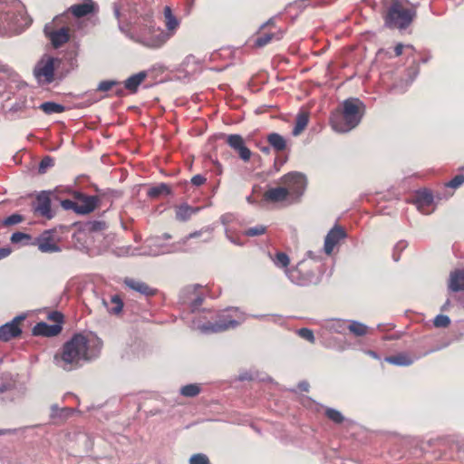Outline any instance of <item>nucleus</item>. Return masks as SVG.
Listing matches in <instances>:
<instances>
[{
	"instance_id": "nucleus-1",
	"label": "nucleus",
	"mask_w": 464,
	"mask_h": 464,
	"mask_svg": "<svg viewBox=\"0 0 464 464\" xmlns=\"http://www.w3.org/2000/svg\"><path fill=\"white\" fill-rule=\"evenodd\" d=\"M140 5L141 0L114 3L113 13L119 28L133 42L150 49H159L166 44L163 29L156 26L151 10Z\"/></svg>"
},
{
	"instance_id": "nucleus-2",
	"label": "nucleus",
	"mask_w": 464,
	"mask_h": 464,
	"mask_svg": "<svg viewBox=\"0 0 464 464\" xmlns=\"http://www.w3.org/2000/svg\"><path fill=\"white\" fill-rule=\"evenodd\" d=\"M102 348V341L95 334H76L63 344L62 353L54 356V362L63 370L72 371L82 362L98 358Z\"/></svg>"
},
{
	"instance_id": "nucleus-3",
	"label": "nucleus",
	"mask_w": 464,
	"mask_h": 464,
	"mask_svg": "<svg viewBox=\"0 0 464 464\" xmlns=\"http://www.w3.org/2000/svg\"><path fill=\"white\" fill-rule=\"evenodd\" d=\"M363 104L358 99H347L343 102L342 111H336L330 118L333 129L337 132H348L361 121Z\"/></svg>"
},
{
	"instance_id": "nucleus-4",
	"label": "nucleus",
	"mask_w": 464,
	"mask_h": 464,
	"mask_svg": "<svg viewBox=\"0 0 464 464\" xmlns=\"http://www.w3.org/2000/svg\"><path fill=\"white\" fill-rule=\"evenodd\" d=\"M232 324V315L229 309L218 314L203 313L192 321V328L204 334H218L227 330Z\"/></svg>"
},
{
	"instance_id": "nucleus-5",
	"label": "nucleus",
	"mask_w": 464,
	"mask_h": 464,
	"mask_svg": "<svg viewBox=\"0 0 464 464\" xmlns=\"http://www.w3.org/2000/svg\"><path fill=\"white\" fill-rule=\"evenodd\" d=\"M415 11L408 8L402 0H392L384 15L385 25L390 28L405 29L415 17Z\"/></svg>"
},
{
	"instance_id": "nucleus-6",
	"label": "nucleus",
	"mask_w": 464,
	"mask_h": 464,
	"mask_svg": "<svg viewBox=\"0 0 464 464\" xmlns=\"http://www.w3.org/2000/svg\"><path fill=\"white\" fill-rule=\"evenodd\" d=\"M200 236H204L203 241L207 242L211 238V230L205 229L202 231H197L189 234L187 237H185L181 242H179L178 245H173L171 246H161L160 244V238H150L147 240L148 246L150 248V255L158 256L161 254L171 253L179 250H185L181 245H185V243L195 237H198Z\"/></svg>"
},
{
	"instance_id": "nucleus-7",
	"label": "nucleus",
	"mask_w": 464,
	"mask_h": 464,
	"mask_svg": "<svg viewBox=\"0 0 464 464\" xmlns=\"http://www.w3.org/2000/svg\"><path fill=\"white\" fill-rule=\"evenodd\" d=\"M61 61L50 55H44L34 69V75L40 84H49L53 81L54 70Z\"/></svg>"
},
{
	"instance_id": "nucleus-8",
	"label": "nucleus",
	"mask_w": 464,
	"mask_h": 464,
	"mask_svg": "<svg viewBox=\"0 0 464 464\" xmlns=\"http://www.w3.org/2000/svg\"><path fill=\"white\" fill-rule=\"evenodd\" d=\"M64 15L56 16L51 23L44 26V34L54 48H58L70 39L68 27L58 25L63 23Z\"/></svg>"
},
{
	"instance_id": "nucleus-9",
	"label": "nucleus",
	"mask_w": 464,
	"mask_h": 464,
	"mask_svg": "<svg viewBox=\"0 0 464 464\" xmlns=\"http://www.w3.org/2000/svg\"><path fill=\"white\" fill-rule=\"evenodd\" d=\"M280 182L289 191V197L298 198L306 188L305 176L299 172H290L281 178Z\"/></svg>"
},
{
	"instance_id": "nucleus-10",
	"label": "nucleus",
	"mask_w": 464,
	"mask_h": 464,
	"mask_svg": "<svg viewBox=\"0 0 464 464\" xmlns=\"http://www.w3.org/2000/svg\"><path fill=\"white\" fill-rule=\"evenodd\" d=\"M286 275L294 284L298 285H307L311 284L315 277L314 274L305 269L303 264H298L295 268L286 269Z\"/></svg>"
},
{
	"instance_id": "nucleus-11",
	"label": "nucleus",
	"mask_w": 464,
	"mask_h": 464,
	"mask_svg": "<svg viewBox=\"0 0 464 464\" xmlns=\"http://www.w3.org/2000/svg\"><path fill=\"white\" fill-rule=\"evenodd\" d=\"M346 233L343 227L339 226L334 227L326 235L324 238V250L327 255H331L334 248L339 242L345 238Z\"/></svg>"
},
{
	"instance_id": "nucleus-12",
	"label": "nucleus",
	"mask_w": 464,
	"mask_h": 464,
	"mask_svg": "<svg viewBox=\"0 0 464 464\" xmlns=\"http://www.w3.org/2000/svg\"><path fill=\"white\" fill-rule=\"evenodd\" d=\"M166 30H163L166 43L176 34L179 20L173 14L171 8L166 5L163 10Z\"/></svg>"
},
{
	"instance_id": "nucleus-13",
	"label": "nucleus",
	"mask_w": 464,
	"mask_h": 464,
	"mask_svg": "<svg viewBox=\"0 0 464 464\" xmlns=\"http://www.w3.org/2000/svg\"><path fill=\"white\" fill-rule=\"evenodd\" d=\"M34 210L48 219L53 218V215L51 209V198L49 192L43 191L37 196L36 202L34 205Z\"/></svg>"
},
{
	"instance_id": "nucleus-14",
	"label": "nucleus",
	"mask_w": 464,
	"mask_h": 464,
	"mask_svg": "<svg viewBox=\"0 0 464 464\" xmlns=\"http://www.w3.org/2000/svg\"><path fill=\"white\" fill-rule=\"evenodd\" d=\"M24 318V316H17L14 318L11 322L2 325L0 327V340L8 341L14 337L20 335L22 331L19 327V323Z\"/></svg>"
},
{
	"instance_id": "nucleus-15",
	"label": "nucleus",
	"mask_w": 464,
	"mask_h": 464,
	"mask_svg": "<svg viewBox=\"0 0 464 464\" xmlns=\"http://www.w3.org/2000/svg\"><path fill=\"white\" fill-rule=\"evenodd\" d=\"M96 9V5L92 0H83L82 3L76 4L72 5L69 8V11L75 16V17H82L87 14H90L93 13Z\"/></svg>"
},
{
	"instance_id": "nucleus-16",
	"label": "nucleus",
	"mask_w": 464,
	"mask_h": 464,
	"mask_svg": "<svg viewBox=\"0 0 464 464\" xmlns=\"http://www.w3.org/2000/svg\"><path fill=\"white\" fill-rule=\"evenodd\" d=\"M289 197V191L284 187L267 189L264 194V199L269 202H283Z\"/></svg>"
},
{
	"instance_id": "nucleus-17",
	"label": "nucleus",
	"mask_w": 464,
	"mask_h": 464,
	"mask_svg": "<svg viewBox=\"0 0 464 464\" xmlns=\"http://www.w3.org/2000/svg\"><path fill=\"white\" fill-rule=\"evenodd\" d=\"M62 330L59 324L49 325L46 323H39L34 327V334L35 335L43 336H55Z\"/></svg>"
},
{
	"instance_id": "nucleus-18",
	"label": "nucleus",
	"mask_w": 464,
	"mask_h": 464,
	"mask_svg": "<svg viewBox=\"0 0 464 464\" xmlns=\"http://www.w3.org/2000/svg\"><path fill=\"white\" fill-rule=\"evenodd\" d=\"M449 288L453 292L464 290V270H456L450 274Z\"/></svg>"
},
{
	"instance_id": "nucleus-19",
	"label": "nucleus",
	"mask_w": 464,
	"mask_h": 464,
	"mask_svg": "<svg viewBox=\"0 0 464 464\" xmlns=\"http://www.w3.org/2000/svg\"><path fill=\"white\" fill-rule=\"evenodd\" d=\"M38 249L43 253L59 252L60 247L49 236H44L37 240Z\"/></svg>"
},
{
	"instance_id": "nucleus-20",
	"label": "nucleus",
	"mask_w": 464,
	"mask_h": 464,
	"mask_svg": "<svg viewBox=\"0 0 464 464\" xmlns=\"http://www.w3.org/2000/svg\"><path fill=\"white\" fill-rule=\"evenodd\" d=\"M234 150L238 152L239 157L244 161L250 160L252 155L250 150L245 146L242 137L236 134H234Z\"/></svg>"
},
{
	"instance_id": "nucleus-21",
	"label": "nucleus",
	"mask_w": 464,
	"mask_h": 464,
	"mask_svg": "<svg viewBox=\"0 0 464 464\" xmlns=\"http://www.w3.org/2000/svg\"><path fill=\"white\" fill-rule=\"evenodd\" d=\"M125 283L130 288L147 296L153 295L155 294V290L143 282L127 279Z\"/></svg>"
},
{
	"instance_id": "nucleus-22",
	"label": "nucleus",
	"mask_w": 464,
	"mask_h": 464,
	"mask_svg": "<svg viewBox=\"0 0 464 464\" xmlns=\"http://www.w3.org/2000/svg\"><path fill=\"white\" fill-rule=\"evenodd\" d=\"M349 322L341 319H331L325 323V329L337 334H344L348 330Z\"/></svg>"
},
{
	"instance_id": "nucleus-23",
	"label": "nucleus",
	"mask_w": 464,
	"mask_h": 464,
	"mask_svg": "<svg viewBox=\"0 0 464 464\" xmlns=\"http://www.w3.org/2000/svg\"><path fill=\"white\" fill-rule=\"evenodd\" d=\"M198 210L199 208H193L188 204H182L176 208V218L180 221H186Z\"/></svg>"
},
{
	"instance_id": "nucleus-24",
	"label": "nucleus",
	"mask_w": 464,
	"mask_h": 464,
	"mask_svg": "<svg viewBox=\"0 0 464 464\" xmlns=\"http://www.w3.org/2000/svg\"><path fill=\"white\" fill-rule=\"evenodd\" d=\"M146 76L147 73L145 72H140L129 77L124 82L125 88L130 92H136L139 85L145 80Z\"/></svg>"
},
{
	"instance_id": "nucleus-25",
	"label": "nucleus",
	"mask_w": 464,
	"mask_h": 464,
	"mask_svg": "<svg viewBox=\"0 0 464 464\" xmlns=\"http://www.w3.org/2000/svg\"><path fill=\"white\" fill-rule=\"evenodd\" d=\"M309 121V116L307 112H300L296 116L295 125L293 129V135H299L307 126Z\"/></svg>"
},
{
	"instance_id": "nucleus-26",
	"label": "nucleus",
	"mask_w": 464,
	"mask_h": 464,
	"mask_svg": "<svg viewBox=\"0 0 464 464\" xmlns=\"http://www.w3.org/2000/svg\"><path fill=\"white\" fill-rule=\"evenodd\" d=\"M267 141L269 144L278 151L285 150L286 141L283 136L278 133L273 132L267 136Z\"/></svg>"
},
{
	"instance_id": "nucleus-27",
	"label": "nucleus",
	"mask_w": 464,
	"mask_h": 464,
	"mask_svg": "<svg viewBox=\"0 0 464 464\" xmlns=\"http://www.w3.org/2000/svg\"><path fill=\"white\" fill-rule=\"evenodd\" d=\"M282 36H283L282 32H278L276 34V33H265L264 34L256 37V39L255 40V43H254V46L263 47V46L266 45L268 43H270L272 39L276 38L278 40V39H281Z\"/></svg>"
},
{
	"instance_id": "nucleus-28",
	"label": "nucleus",
	"mask_w": 464,
	"mask_h": 464,
	"mask_svg": "<svg viewBox=\"0 0 464 464\" xmlns=\"http://www.w3.org/2000/svg\"><path fill=\"white\" fill-rule=\"evenodd\" d=\"M385 361L392 364L400 366H408L413 362V360L405 353L387 357L385 358Z\"/></svg>"
},
{
	"instance_id": "nucleus-29",
	"label": "nucleus",
	"mask_w": 464,
	"mask_h": 464,
	"mask_svg": "<svg viewBox=\"0 0 464 464\" xmlns=\"http://www.w3.org/2000/svg\"><path fill=\"white\" fill-rule=\"evenodd\" d=\"M170 193L169 187L165 183H160L157 186L151 187L148 189L147 195L150 198H156L162 195H169Z\"/></svg>"
},
{
	"instance_id": "nucleus-30",
	"label": "nucleus",
	"mask_w": 464,
	"mask_h": 464,
	"mask_svg": "<svg viewBox=\"0 0 464 464\" xmlns=\"http://www.w3.org/2000/svg\"><path fill=\"white\" fill-rule=\"evenodd\" d=\"M40 109L46 114L61 113L65 110L63 105L53 102L42 103Z\"/></svg>"
},
{
	"instance_id": "nucleus-31",
	"label": "nucleus",
	"mask_w": 464,
	"mask_h": 464,
	"mask_svg": "<svg viewBox=\"0 0 464 464\" xmlns=\"http://www.w3.org/2000/svg\"><path fill=\"white\" fill-rule=\"evenodd\" d=\"M97 204V198L95 197H86L83 199V205L76 208L78 213L87 214L92 212Z\"/></svg>"
},
{
	"instance_id": "nucleus-32",
	"label": "nucleus",
	"mask_w": 464,
	"mask_h": 464,
	"mask_svg": "<svg viewBox=\"0 0 464 464\" xmlns=\"http://www.w3.org/2000/svg\"><path fill=\"white\" fill-rule=\"evenodd\" d=\"M14 385L13 376L8 372H0V393L12 389Z\"/></svg>"
},
{
	"instance_id": "nucleus-33",
	"label": "nucleus",
	"mask_w": 464,
	"mask_h": 464,
	"mask_svg": "<svg viewBox=\"0 0 464 464\" xmlns=\"http://www.w3.org/2000/svg\"><path fill=\"white\" fill-rule=\"evenodd\" d=\"M348 330L355 336H363L367 334L368 327L357 321H350Z\"/></svg>"
},
{
	"instance_id": "nucleus-34",
	"label": "nucleus",
	"mask_w": 464,
	"mask_h": 464,
	"mask_svg": "<svg viewBox=\"0 0 464 464\" xmlns=\"http://www.w3.org/2000/svg\"><path fill=\"white\" fill-rule=\"evenodd\" d=\"M272 261L275 266L281 268H287L290 259L289 256L283 252H277L274 257H272Z\"/></svg>"
},
{
	"instance_id": "nucleus-35",
	"label": "nucleus",
	"mask_w": 464,
	"mask_h": 464,
	"mask_svg": "<svg viewBox=\"0 0 464 464\" xmlns=\"http://www.w3.org/2000/svg\"><path fill=\"white\" fill-rule=\"evenodd\" d=\"M200 386L197 383H191L181 387L180 393L185 397H195L200 392Z\"/></svg>"
},
{
	"instance_id": "nucleus-36",
	"label": "nucleus",
	"mask_w": 464,
	"mask_h": 464,
	"mask_svg": "<svg viewBox=\"0 0 464 464\" xmlns=\"http://www.w3.org/2000/svg\"><path fill=\"white\" fill-rule=\"evenodd\" d=\"M31 236L23 232H15L11 237V242L13 244H21L23 246L30 245Z\"/></svg>"
},
{
	"instance_id": "nucleus-37",
	"label": "nucleus",
	"mask_w": 464,
	"mask_h": 464,
	"mask_svg": "<svg viewBox=\"0 0 464 464\" xmlns=\"http://www.w3.org/2000/svg\"><path fill=\"white\" fill-rule=\"evenodd\" d=\"M433 201V197L430 192L421 193L417 199V205L419 208H421L424 206H430Z\"/></svg>"
},
{
	"instance_id": "nucleus-38",
	"label": "nucleus",
	"mask_w": 464,
	"mask_h": 464,
	"mask_svg": "<svg viewBox=\"0 0 464 464\" xmlns=\"http://www.w3.org/2000/svg\"><path fill=\"white\" fill-rule=\"evenodd\" d=\"M266 232V227L264 225H257L256 227L247 228L244 231V235L246 237H256L263 235Z\"/></svg>"
},
{
	"instance_id": "nucleus-39",
	"label": "nucleus",
	"mask_w": 464,
	"mask_h": 464,
	"mask_svg": "<svg viewBox=\"0 0 464 464\" xmlns=\"http://www.w3.org/2000/svg\"><path fill=\"white\" fill-rule=\"evenodd\" d=\"M189 464H209V459L206 454L198 453L189 458Z\"/></svg>"
},
{
	"instance_id": "nucleus-40",
	"label": "nucleus",
	"mask_w": 464,
	"mask_h": 464,
	"mask_svg": "<svg viewBox=\"0 0 464 464\" xmlns=\"http://www.w3.org/2000/svg\"><path fill=\"white\" fill-rule=\"evenodd\" d=\"M326 416L335 423H341L343 420V416L337 410L328 408L325 411Z\"/></svg>"
},
{
	"instance_id": "nucleus-41",
	"label": "nucleus",
	"mask_w": 464,
	"mask_h": 464,
	"mask_svg": "<svg viewBox=\"0 0 464 464\" xmlns=\"http://www.w3.org/2000/svg\"><path fill=\"white\" fill-rule=\"evenodd\" d=\"M450 324V319L447 315L439 314L433 320V324L438 328H445L448 327Z\"/></svg>"
},
{
	"instance_id": "nucleus-42",
	"label": "nucleus",
	"mask_w": 464,
	"mask_h": 464,
	"mask_svg": "<svg viewBox=\"0 0 464 464\" xmlns=\"http://www.w3.org/2000/svg\"><path fill=\"white\" fill-rule=\"evenodd\" d=\"M111 302L114 304L112 307H108V310L118 314L121 311L123 304L121 300V298L118 295H112L111 296Z\"/></svg>"
},
{
	"instance_id": "nucleus-43",
	"label": "nucleus",
	"mask_w": 464,
	"mask_h": 464,
	"mask_svg": "<svg viewBox=\"0 0 464 464\" xmlns=\"http://www.w3.org/2000/svg\"><path fill=\"white\" fill-rule=\"evenodd\" d=\"M297 333L300 337L307 340L311 343H314L315 342V338L312 330L308 328H301L298 330Z\"/></svg>"
},
{
	"instance_id": "nucleus-44",
	"label": "nucleus",
	"mask_w": 464,
	"mask_h": 464,
	"mask_svg": "<svg viewBox=\"0 0 464 464\" xmlns=\"http://www.w3.org/2000/svg\"><path fill=\"white\" fill-rule=\"evenodd\" d=\"M53 165V160L50 157L44 158L39 164V172L44 173L46 169Z\"/></svg>"
},
{
	"instance_id": "nucleus-45",
	"label": "nucleus",
	"mask_w": 464,
	"mask_h": 464,
	"mask_svg": "<svg viewBox=\"0 0 464 464\" xmlns=\"http://www.w3.org/2000/svg\"><path fill=\"white\" fill-rule=\"evenodd\" d=\"M22 221H23V217L21 215H19V214H13V215L7 217L4 220V225L11 226V225L18 224V223H20Z\"/></svg>"
},
{
	"instance_id": "nucleus-46",
	"label": "nucleus",
	"mask_w": 464,
	"mask_h": 464,
	"mask_svg": "<svg viewBox=\"0 0 464 464\" xmlns=\"http://www.w3.org/2000/svg\"><path fill=\"white\" fill-rule=\"evenodd\" d=\"M464 183V175H457L447 183V187L457 188Z\"/></svg>"
},
{
	"instance_id": "nucleus-47",
	"label": "nucleus",
	"mask_w": 464,
	"mask_h": 464,
	"mask_svg": "<svg viewBox=\"0 0 464 464\" xmlns=\"http://www.w3.org/2000/svg\"><path fill=\"white\" fill-rule=\"evenodd\" d=\"M70 410L68 408L59 409L57 405H53L51 407V417L60 418L63 416V413L68 412Z\"/></svg>"
},
{
	"instance_id": "nucleus-48",
	"label": "nucleus",
	"mask_w": 464,
	"mask_h": 464,
	"mask_svg": "<svg viewBox=\"0 0 464 464\" xmlns=\"http://www.w3.org/2000/svg\"><path fill=\"white\" fill-rule=\"evenodd\" d=\"M404 49H407L410 51V53L411 54L414 51L413 47L411 45H403L402 44H398L395 48H394V52H395V55L396 56H400L403 53V50Z\"/></svg>"
},
{
	"instance_id": "nucleus-49",
	"label": "nucleus",
	"mask_w": 464,
	"mask_h": 464,
	"mask_svg": "<svg viewBox=\"0 0 464 464\" xmlns=\"http://www.w3.org/2000/svg\"><path fill=\"white\" fill-rule=\"evenodd\" d=\"M246 319V314L240 312L237 308H234V326L237 324H240Z\"/></svg>"
},
{
	"instance_id": "nucleus-50",
	"label": "nucleus",
	"mask_w": 464,
	"mask_h": 464,
	"mask_svg": "<svg viewBox=\"0 0 464 464\" xmlns=\"http://www.w3.org/2000/svg\"><path fill=\"white\" fill-rule=\"evenodd\" d=\"M116 84V82L114 81H103L100 82L98 86V90L102 92H107L112 88Z\"/></svg>"
},
{
	"instance_id": "nucleus-51",
	"label": "nucleus",
	"mask_w": 464,
	"mask_h": 464,
	"mask_svg": "<svg viewBox=\"0 0 464 464\" xmlns=\"http://www.w3.org/2000/svg\"><path fill=\"white\" fill-rule=\"evenodd\" d=\"M206 182V178L203 177L202 175H195L192 179H191V183L194 185V186H201L202 184H204Z\"/></svg>"
},
{
	"instance_id": "nucleus-52",
	"label": "nucleus",
	"mask_w": 464,
	"mask_h": 464,
	"mask_svg": "<svg viewBox=\"0 0 464 464\" xmlns=\"http://www.w3.org/2000/svg\"><path fill=\"white\" fill-rule=\"evenodd\" d=\"M49 318L55 322L57 324L63 322V314L58 312H53L49 315Z\"/></svg>"
},
{
	"instance_id": "nucleus-53",
	"label": "nucleus",
	"mask_w": 464,
	"mask_h": 464,
	"mask_svg": "<svg viewBox=\"0 0 464 464\" xmlns=\"http://www.w3.org/2000/svg\"><path fill=\"white\" fill-rule=\"evenodd\" d=\"M62 206L65 208V209H75L78 208L79 207H76L75 206V203L70 199H65V200H63L62 201Z\"/></svg>"
},
{
	"instance_id": "nucleus-54",
	"label": "nucleus",
	"mask_w": 464,
	"mask_h": 464,
	"mask_svg": "<svg viewBox=\"0 0 464 464\" xmlns=\"http://www.w3.org/2000/svg\"><path fill=\"white\" fill-rule=\"evenodd\" d=\"M221 220H222V223L225 225V226H227V224L229 223L230 221V216L229 215H224L222 218H221ZM226 234H227V238H231V236H230V231L229 229L227 228V227H226Z\"/></svg>"
},
{
	"instance_id": "nucleus-55",
	"label": "nucleus",
	"mask_w": 464,
	"mask_h": 464,
	"mask_svg": "<svg viewBox=\"0 0 464 464\" xmlns=\"http://www.w3.org/2000/svg\"><path fill=\"white\" fill-rule=\"evenodd\" d=\"M11 253V250L8 247L0 248V260L8 256Z\"/></svg>"
},
{
	"instance_id": "nucleus-56",
	"label": "nucleus",
	"mask_w": 464,
	"mask_h": 464,
	"mask_svg": "<svg viewBox=\"0 0 464 464\" xmlns=\"http://www.w3.org/2000/svg\"><path fill=\"white\" fill-rule=\"evenodd\" d=\"M298 388L301 391L307 392L309 390V383L305 381L300 382L298 383Z\"/></svg>"
},
{
	"instance_id": "nucleus-57",
	"label": "nucleus",
	"mask_w": 464,
	"mask_h": 464,
	"mask_svg": "<svg viewBox=\"0 0 464 464\" xmlns=\"http://www.w3.org/2000/svg\"><path fill=\"white\" fill-rule=\"evenodd\" d=\"M21 19L23 20V23H19L18 21L15 22V25L17 27H21L23 25H28L29 24V23L27 22V18L24 14H21Z\"/></svg>"
},
{
	"instance_id": "nucleus-58",
	"label": "nucleus",
	"mask_w": 464,
	"mask_h": 464,
	"mask_svg": "<svg viewBox=\"0 0 464 464\" xmlns=\"http://www.w3.org/2000/svg\"><path fill=\"white\" fill-rule=\"evenodd\" d=\"M238 379L240 381H245V380H250L251 379V375L249 373H245V374H241L239 375Z\"/></svg>"
},
{
	"instance_id": "nucleus-59",
	"label": "nucleus",
	"mask_w": 464,
	"mask_h": 464,
	"mask_svg": "<svg viewBox=\"0 0 464 464\" xmlns=\"http://www.w3.org/2000/svg\"><path fill=\"white\" fill-rule=\"evenodd\" d=\"M226 141L227 143L232 147V142H233V140H232V135H227L226 136Z\"/></svg>"
},
{
	"instance_id": "nucleus-60",
	"label": "nucleus",
	"mask_w": 464,
	"mask_h": 464,
	"mask_svg": "<svg viewBox=\"0 0 464 464\" xmlns=\"http://www.w3.org/2000/svg\"><path fill=\"white\" fill-rule=\"evenodd\" d=\"M272 24H274V21H273V19H270L265 24H263L261 28L263 29L264 27H266L267 25H272Z\"/></svg>"
},
{
	"instance_id": "nucleus-61",
	"label": "nucleus",
	"mask_w": 464,
	"mask_h": 464,
	"mask_svg": "<svg viewBox=\"0 0 464 464\" xmlns=\"http://www.w3.org/2000/svg\"><path fill=\"white\" fill-rule=\"evenodd\" d=\"M450 301L448 299V300L445 302V304H443V306H442V310L447 309V307H448V306H450Z\"/></svg>"
},
{
	"instance_id": "nucleus-62",
	"label": "nucleus",
	"mask_w": 464,
	"mask_h": 464,
	"mask_svg": "<svg viewBox=\"0 0 464 464\" xmlns=\"http://www.w3.org/2000/svg\"><path fill=\"white\" fill-rule=\"evenodd\" d=\"M404 246H405V244H404V243H402V242H401V243H399V244L395 246V248H399V247H400L401 249H402Z\"/></svg>"
},
{
	"instance_id": "nucleus-63",
	"label": "nucleus",
	"mask_w": 464,
	"mask_h": 464,
	"mask_svg": "<svg viewBox=\"0 0 464 464\" xmlns=\"http://www.w3.org/2000/svg\"><path fill=\"white\" fill-rule=\"evenodd\" d=\"M393 258H394L395 261L399 260V256H394Z\"/></svg>"
},
{
	"instance_id": "nucleus-64",
	"label": "nucleus",
	"mask_w": 464,
	"mask_h": 464,
	"mask_svg": "<svg viewBox=\"0 0 464 464\" xmlns=\"http://www.w3.org/2000/svg\"><path fill=\"white\" fill-rule=\"evenodd\" d=\"M165 237H166L167 239L170 238V237H169V235H165Z\"/></svg>"
}]
</instances>
